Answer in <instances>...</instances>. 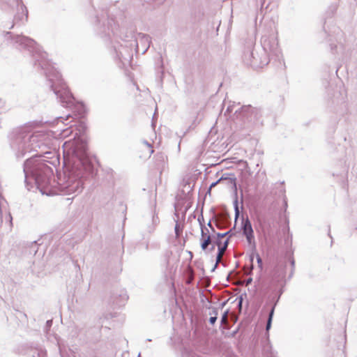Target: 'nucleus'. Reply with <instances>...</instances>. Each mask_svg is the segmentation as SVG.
Segmentation results:
<instances>
[{"label":"nucleus","instance_id":"f257e3e1","mask_svg":"<svg viewBox=\"0 0 357 357\" xmlns=\"http://www.w3.org/2000/svg\"><path fill=\"white\" fill-rule=\"evenodd\" d=\"M10 137V146L17 158H22L26 153L36 152L24 163V181L28 185L29 181L32 180L43 195L79 194L84 188L83 180L96 174L88 153L87 143L82 138L64 143L63 148L68 149L72 158L63 174L57 173L56 180L53 168L59 165V156L55 151H45L46 144L39 132L34 133L29 126H24L14 129Z\"/></svg>","mask_w":357,"mask_h":357},{"label":"nucleus","instance_id":"f03ea898","mask_svg":"<svg viewBox=\"0 0 357 357\" xmlns=\"http://www.w3.org/2000/svg\"><path fill=\"white\" fill-rule=\"evenodd\" d=\"M6 39L10 45L20 50H27L31 54L34 65L44 71L46 77L51 83L50 87L56 98L63 107L70 108L77 115L83 116L86 112L84 105L77 101L70 91L59 72L55 68L52 62L47 59V54L42 52L39 45L32 38L23 35H13L6 32Z\"/></svg>","mask_w":357,"mask_h":357},{"label":"nucleus","instance_id":"7ed1b4c3","mask_svg":"<svg viewBox=\"0 0 357 357\" xmlns=\"http://www.w3.org/2000/svg\"><path fill=\"white\" fill-rule=\"evenodd\" d=\"M234 115V123L241 128L250 129L262 124L261 109L250 105L242 106L235 111Z\"/></svg>","mask_w":357,"mask_h":357},{"label":"nucleus","instance_id":"20e7f679","mask_svg":"<svg viewBox=\"0 0 357 357\" xmlns=\"http://www.w3.org/2000/svg\"><path fill=\"white\" fill-rule=\"evenodd\" d=\"M0 8L7 12L10 8H16L17 13L14 16L13 22L9 29L15 26H22L28 20V10L22 0H0Z\"/></svg>","mask_w":357,"mask_h":357},{"label":"nucleus","instance_id":"39448f33","mask_svg":"<svg viewBox=\"0 0 357 357\" xmlns=\"http://www.w3.org/2000/svg\"><path fill=\"white\" fill-rule=\"evenodd\" d=\"M261 54L268 55L269 60L271 57L275 56L278 58L280 55V50L278 46V42L273 34L264 35L261 38Z\"/></svg>","mask_w":357,"mask_h":357},{"label":"nucleus","instance_id":"423d86ee","mask_svg":"<svg viewBox=\"0 0 357 357\" xmlns=\"http://www.w3.org/2000/svg\"><path fill=\"white\" fill-rule=\"evenodd\" d=\"M243 62L253 68H262L269 63V57L268 55H262L259 58L255 56V49L245 50L243 55Z\"/></svg>","mask_w":357,"mask_h":357},{"label":"nucleus","instance_id":"0eeeda50","mask_svg":"<svg viewBox=\"0 0 357 357\" xmlns=\"http://www.w3.org/2000/svg\"><path fill=\"white\" fill-rule=\"evenodd\" d=\"M224 180H228L229 183L232 185L234 188V199L233 202L234 213H235V220H238L240 215V211L238 207V192H237V185H236V178L234 177H227L225 175L222 176L218 181L213 182L208 188V192H210L211 190L216 186V185Z\"/></svg>","mask_w":357,"mask_h":357},{"label":"nucleus","instance_id":"6e6552de","mask_svg":"<svg viewBox=\"0 0 357 357\" xmlns=\"http://www.w3.org/2000/svg\"><path fill=\"white\" fill-rule=\"evenodd\" d=\"M128 298V296L125 289L114 291L110 297L111 302L118 307L124 305Z\"/></svg>","mask_w":357,"mask_h":357},{"label":"nucleus","instance_id":"1a4fd4ad","mask_svg":"<svg viewBox=\"0 0 357 357\" xmlns=\"http://www.w3.org/2000/svg\"><path fill=\"white\" fill-rule=\"evenodd\" d=\"M105 16L107 17V24L105 26V24H103V27L102 29L100 31V34L102 36H109L111 31L114 35H116L118 26L116 24L114 20L109 18L107 13H105Z\"/></svg>","mask_w":357,"mask_h":357},{"label":"nucleus","instance_id":"9d476101","mask_svg":"<svg viewBox=\"0 0 357 357\" xmlns=\"http://www.w3.org/2000/svg\"><path fill=\"white\" fill-rule=\"evenodd\" d=\"M241 229L243 236L254 233L251 222L248 217L245 218L243 215L242 216Z\"/></svg>","mask_w":357,"mask_h":357},{"label":"nucleus","instance_id":"9b49d317","mask_svg":"<svg viewBox=\"0 0 357 357\" xmlns=\"http://www.w3.org/2000/svg\"><path fill=\"white\" fill-rule=\"evenodd\" d=\"M275 304L271 307V310L269 312L268 317V319H267V321H266V332H268V331L271 328L273 317L274 311H275Z\"/></svg>","mask_w":357,"mask_h":357},{"label":"nucleus","instance_id":"f8f14e48","mask_svg":"<svg viewBox=\"0 0 357 357\" xmlns=\"http://www.w3.org/2000/svg\"><path fill=\"white\" fill-rule=\"evenodd\" d=\"M245 237L246 238L248 243L251 247V250L255 251L257 249V245H256V242L255 241L254 233L248 234V235H245Z\"/></svg>","mask_w":357,"mask_h":357},{"label":"nucleus","instance_id":"ddd939ff","mask_svg":"<svg viewBox=\"0 0 357 357\" xmlns=\"http://www.w3.org/2000/svg\"><path fill=\"white\" fill-rule=\"evenodd\" d=\"M209 314L211 315V317L208 319V322L211 325H214L218 319V310L215 307H213L211 309V310L210 311Z\"/></svg>","mask_w":357,"mask_h":357},{"label":"nucleus","instance_id":"4468645a","mask_svg":"<svg viewBox=\"0 0 357 357\" xmlns=\"http://www.w3.org/2000/svg\"><path fill=\"white\" fill-rule=\"evenodd\" d=\"M234 221H235V225H234V227L232 229H229V231H227V232H225V233H217V234H216L217 235V238H222L228 236V238H229L233 235H234V231L235 230L236 223L237 220L236 221V220L234 219Z\"/></svg>","mask_w":357,"mask_h":357},{"label":"nucleus","instance_id":"2eb2a0df","mask_svg":"<svg viewBox=\"0 0 357 357\" xmlns=\"http://www.w3.org/2000/svg\"><path fill=\"white\" fill-rule=\"evenodd\" d=\"M139 37H140L141 42H144V43L147 44V47L144 50L143 54H144L147 50L149 49L151 43L150 37L148 35L144 34V33H139Z\"/></svg>","mask_w":357,"mask_h":357},{"label":"nucleus","instance_id":"dca6fc26","mask_svg":"<svg viewBox=\"0 0 357 357\" xmlns=\"http://www.w3.org/2000/svg\"><path fill=\"white\" fill-rule=\"evenodd\" d=\"M229 242V238H227L221 245H219L218 247V252L223 254L228 247Z\"/></svg>","mask_w":357,"mask_h":357},{"label":"nucleus","instance_id":"f3484780","mask_svg":"<svg viewBox=\"0 0 357 357\" xmlns=\"http://www.w3.org/2000/svg\"><path fill=\"white\" fill-rule=\"evenodd\" d=\"M256 254H258L256 250L255 251H253L252 250V252L250 255V263H251V266H250V270L248 271V275H252V271L254 269L253 261H254L255 256L256 257Z\"/></svg>","mask_w":357,"mask_h":357},{"label":"nucleus","instance_id":"a211bd4d","mask_svg":"<svg viewBox=\"0 0 357 357\" xmlns=\"http://www.w3.org/2000/svg\"><path fill=\"white\" fill-rule=\"evenodd\" d=\"M174 231H175L176 237H179L183 232V228L181 227V226L179 225V224L177 221L176 222V225L174 227Z\"/></svg>","mask_w":357,"mask_h":357},{"label":"nucleus","instance_id":"6ab92c4d","mask_svg":"<svg viewBox=\"0 0 357 357\" xmlns=\"http://www.w3.org/2000/svg\"><path fill=\"white\" fill-rule=\"evenodd\" d=\"M338 8V3H333L328 7V13H330L331 15H333Z\"/></svg>","mask_w":357,"mask_h":357},{"label":"nucleus","instance_id":"aec40b11","mask_svg":"<svg viewBox=\"0 0 357 357\" xmlns=\"http://www.w3.org/2000/svg\"><path fill=\"white\" fill-rule=\"evenodd\" d=\"M201 228V238L200 239H203V238H205L206 237V236H211L210 234H208V229L204 227H200Z\"/></svg>","mask_w":357,"mask_h":357},{"label":"nucleus","instance_id":"412c9836","mask_svg":"<svg viewBox=\"0 0 357 357\" xmlns=\"http://www.w3.org/2000/svg\"><path fill=\"white\" fill-rule=\"evenodd\" d=\"M256 259L258 267L260 270L263 269V261L262 259L261 258L260 255L259 254H256Z\"/></svg>","mask_w":357,"mask_h":357},{"label":"nucleus","instance_id":"4be33fe9","mask_svg":"<svg viewBox=\"0 0 357 357\" xmlns=\"http://www.w3.org/2000/svg\"><path fill=\"white\" fill-rule=\"evenodd\" d=\"M200 241H202L204 243L209 245L212 243L211 236H206L205 238L200 239Z\"/></svg>","mask_w":357,"mask_h":357},{"label":"nucleus","instance_id":"5701e85b","mask_svg":"<svg viewBox=\"0 0 357 357\" xmlns=\"http://www.w3.org/2000/svg\"><path fill=\"white\" fill-rule=\"evenodd\" d=\"M234 104L229 105L225 112V115L227 116V115H229L231 113H232V112L234 110Z\"/></svg>","mask_w":357,"mask_h":357},{"label":"nucleus","instance_id":"b1692460","mask_svg":"<svg viewBox=\"0 0 357 357\" xmlns=\"http://www.w3.org/2000/svg\"><path fill=\"white\" fill-rule=\"evenodd\" d=\"M197 221L199 222L200 227H205V225H204V217H203L202 214L199 215V217L197 218Z\"/></svg>","mask_w":357,"mask_h":357},{"label":"nucleus","instance_id":"393cba45","mask_svg":"<svg viewBox=\"0 0 357 357\" xmlns=\"http://www.w3.org/2000/svg\"><path fill=\"white\" fill-rule=\"evenodd\" d=\"M290 264H291V273L289 275V278H291L293 275L294 271L295 261H294V259L293 258L290 259Z\"/></svg>","mask_w":357,"mask_h":357},{"label":"nucleus","instance_id":"a878e982","mask_svg":"<svg viewBox=\"0 0 357 357\" xmlns=\"http://www.w3.org/2000/svg\"><path fill=\"white\" fill-rule=\"evenodd\" d=\"M238 307L241 310L242 309V305H243V296H240V297L238 298Z\"/></svg>","mask_w":357,"mask_h":357},{"label":"nucleus","instance_id":"bb28decb","mask_svg":"<svg viewBox=\"0 0 357 357\" xmlns=\"http://www.w3.org/2000/svg\"><path fill=\"white\" fill-rule=\"evenodd\" d=\"M222 253H220V252H217V255H216V258H215V262L216 264H219L221 261V258H222Z\"/></svg>","mask_w":357,"mask_h":357},{"label":"nucleus","instance_id":"cd10ccee","mask_svg":"<svg viewBox=\"0 0 357 357\" xmlns=\"http://www.w3.org/2000/svg\"><path fill=\"white\" fill-rule=\"evenodd\" d=\"M45 352L40 350L37 351V357H45Z\"/></svg>","mask_w":357,"mask_h":357},{"label":"nucleus","instance_id":"c85d7f7f","mask_svg":"<svg viewBox=\"0 0 357 357\" xmlns=\"http://www.w3.org/2000/svg\"><path fill=\"white\" fill-rule=\"evenodd\" d=\"M200 242H201V248H202V250L206 251L208 245L204 243L202 241H200Z\"/></svg>","mask_w":357,"mask_h":357},{"label":"nucleus","instance_id":"c756f323","mask_svg":"<svg viewBox=\"0 0 357 357\" xmlns=\"http://www.w3.org/2000/svg\"><path fill=\"white\" fill-rule=\"evenodd\" d=\"M227 312H228V311H226V312H224V314H222V318H221V324H222L223 322H225V319H226V317H227Z\"/></svg>","mask_w":357,"mask_h":357},{"label":"nucleus","instance_id":"7c9ffc66","mask_svg":"<svg viewBox=\"0 0 357 357\" xmlns=\"http://www.w3.org/2000/svg\"><path fill=\"white\" fill-rule=\"evenodd\" d=\"M255 56L257 58H259L261 56V48H259V51L257 50L256 49H255Z\"/></svg>","mask_w":357,"mask_h":357},{"label":"nucleus","instance_id":"2f4dec72","mask_svg":"<svg viewBox=\"0 0 357 357\" xmlns=\"http://www.w3.org/2000/svg\"><path fill=\"white\" fill-rule=\"evenodd\" d=\"M207 226H208V227H210V228H211V231H212L213 232H215V229H214V227L212 226V224H211V220H210L208 221V222L207 223Z\"/></svg>","mask_w":357,"mask_h":357},{"label":"nucleus","instance_id":"473e14b6","mask_svg":"<svg viewBox=\"0 0 357 357\" xmlns=\"http://www.w3.org/2000/svg\"><path fill=\"white\" fill-rule=\"evenodd\" d=\"M252 282V278L251 277L248 278L246 280H245V285L248 286L249 284H250Z\"/></svg>","mask_w":357,"mask_h":357},{"label":"nucleus","instance_id":"72a5a7b5","mask_svg":"<svg viewBox=\"0 0 357 357\" xmlns=\"http://www.w3.org/2000/svg\"><path fill=\"white\" fill-rule=\"evenodd\" d=\"M105 15H102V16L101 17V18H100V17L97 16V17H96L97 23H98V24H100V21L105 19Z\"/></svg>","mask_w":357,"mask_h":357},{"label":"nucleus","instance_id":"f704fd0d","mask_svg":"<svg viewBox=\"0 0 357 357\" xmlns=\"http://www.w3.org/2000/svg\"><path fill=\"white\" fill-rule=\"evenodd\" d=\"M213 219H214V220H215V225H216V227H217L218 228H219V229H220V223L218 221H217V220H216V219H215V216H213Z\"/></svg>","mask_w":357,"mask_h":357},{"label":"nucleus","instance_id":"c9c22d12","mask_svg":"<svg viewBox=\"0 0 357 357\" xmlns=\"http://www.w3.org/2000/svg\"><path fill=\"white\" fill-rule=\"evenodd\" d=\"M82 129L79 130V132H84L86 129V126L83 123L80 125Z\"/></svg>","mask_w":357,"mask_h":357},{"label":"nucleus","instance_id":"e433bc0d","mask_svg":"<svg viewBox=\"0 0 357 357\" xmlns=\"http://www.w3.org/2000/svg\"><path fill=\"white\" fill-rule=\"evenodd\" d=\"M221 239L222 238H217V240L215 241V243L218 246L219 245H221L222 244V242H221Z\"/></svg>","mask_w":357,"mask_h":357},{"label":"nucleus","instance_id":"4c0bfd02","mask_svg":"<svg viewBox=\"0 0 357 357\" xmlns=\"http://www.w3.org/2000/svg\"><path fill=\"white\" fill-rule=\"evenodd\" d=\"M330 46H331V51L333 53V51H334L335 48H336V45L333 44V43H331V44H330Z\"/></svg>","mask_w":357,"mask_h":357},{"label":"nucleus","instance_id":"58836bf2","mask_svg":"<svg viewBox=\"0 0 357 357\" xmlns=\"http://www.w3.org/2000/svg\"><path fill=\"white\" fill-rule=\"evenodd\" d=\"M328 236L332 239V241H331V243H333V238H332V236H331V235L330 226L328 227Z\"/></svg>","mask_w":357,"mask_h":357},{"label":"nucleus","instance_id":"ea45409f","mask_svg":"<svg viewBox=\"0 0 357 357\" xmlns=\"http://www.w3.org/2000/svg\"><path fill=\"white\" fill-rule=\"evenodd\" d=\"M215 250V245H212V246L208 249V252H213Z\"/></svg>","mask_w":357,"mask_h":357},{"label":"nucleus","instance_id":"a19ab883","mask_svg":"<svg viewBox=\"0 0 357 357\" xmlns=\"http://www.w3.org/2000/svg\"><path fill=\"white\" fill-rule=\"evenodd\" d=\"M52 323V320H48V321H47L46 324L47 326H51Z\"/></svg>","mask_w":357,"mask_h":357},{"label":"nucleus","instance_id":"79ce46f5","mask_svg":"<svg viewBox=\"0 0 357 357\" xmlns=\"http://www.w3.org/2000/svg\"><path fill=\"white\" fill-rule=\"evenodd\" d=\"M227 301L222 302V303H221V305H221V307H222H222H224V306L227 304Z\"/></svg>","mask_w":357,"mask_h":357},{"label":"nucleus","instance_id":"37998d69","mask_svg":"<svg viewBox=\"0 0 357 357\" xmlns=\"http://www.w3.org/2000/svg\"><path fill=\"white\" fill-rule=\"evenodd\" d=\"M218 265V264H216V263H215V265H214V266H213V268H212L211 271H215V269L217 268Z\"/></svg>","mask_w":357,"mask_h":357},{"label":"nucleus","instance_id":"c03bdc74","mask_svg":"<svg viewBox=\"0 0 357 357\" xmlns=\"http://www.w3.org/2000/svg\"><path fill=\"white\" fill-rule=\"evenodd\" d=\"M284 206L285 208L287 206V202L285 199L284 200Z\"/></svg>","mask_w":357,"mask_h":357},{"label":"nucleus","instance_id":"a18cd8bd","mask_svg":"<svg viewBox=\"0 0 357 357\" xmlns=\"http://www.w3.org/2000/svg\"><path fill=\"white\" fill-rule=\"evenodd\" d=\"M241 203H243V194L242 191H241Z\"/></svg>","mask_w":357,"mask_h":357},{"label":"nucleus","instance_id":"49530a36","mask_svg":"<svg viewBox=\"0 0 357 357\" xmlns=\"http://www.w3.org/2000/svg\"><path fill=\"white\" fill-rule=\"evenodd\" d=\"M237 333V331H235L232 333V336H234Z\"/></svg>","mask_w":357,"mask_h":357},{"label":"nucleus","instance_id":"de8ad7c7","mask_svg":"<svg viewBox=\"0 0 357 357\" xmlns=\"http://www.w3.org/2000/svg\"><path fill=\"white\" fill-rule=\"evenodd\" d=\"M31 243H32V245H36L37 244V242H36V241H33Z\"/></svg>","mask_w":357,"mask_h":357},{"label":"nucleus","instance_id":"09e8293b","mask_svg":"<svg viewBox=\"0 0 357 357\" xmlns=\"http://www.w3.org/2000/svg\"><path fill=\"white\" fill-rule=\"evenodd\" d=\"M70 116V114H68V116H66V119H68Z\"/></svg>","mask_w":357,"mask_h":357},{"label":"nucleus","instance_id":"8fccbe9b","mask_svg":"<svg viewBox=\"0 0 357 357\" xmlns=\"http://www.w3.org/2000/svg\"><path fill=\"white\" fill-rule=\"evenodd\" d=\"M189 255L192 256V252H189Z\"/></svg>","mask_w":357,"mask_h":357},{"label":"nucleus","instance_id":"3c124183","mask_svg":"<svg viewBox=\"0 0 357 357\" xmlns=\"http://www.w3.org/2000/svg\"><path fill=\"white\" fill-rule=\"evenodd\" d=\"M282 292H280V294L278 295V297L280 298L281 296Z\"/></svg>","mask_w":357,"mask_h":357},{"label":"nucleus","instance_id":"603ef678","mask_svg":"<svg viewBox=\"0 0 357 357\" xmlns=\"http://www.w3.org/2000/svg\"><path fill=\"white\" fill-rule=\"evenodd\" d=\"M282 292H280V294L278 295V297L280 298L281 296Z\"/></svg>","mask_w":357,"mask_h":357},{"label":"nucleus","instance_id":"864d4df0","mask_svg":"<svg viewBox=\"0 0 357 357\" xmlns=\"http://www.w3.org/2000/svg\"><path fill=\"white\" fill-rule=\"evenodd\" d=\"M282 292H280V294L278 295V297L280 298L281 296Z\"/></svg>","mask_w":357,"mask_h":357},{"label":"nucleus","instance_id":"5fc2aeb1","mask_svg":"<svg viewBox=\"0 0 357 357\" xmlns=\"http://www.w3.org/2000/svg\"><path fill=\"white\" fill-rule=\"evenodd\" d=\"M59 119H63L62 116L59 117Z\"/></svg>","mask_w":357,"mask_h":357},{"label":"nucleus","instance_id":"6e6d98bb","mask_svg":"<svg viewBox=\"0 0 357 357\" xmlns=\"http://www.w3.org/2000/svg\"><path fill=\"white\" fill-rule=\"evenodd\" d=\"M140 356V354H139V355L137 356V357H139Z\"/></svg>","mask_w":357,"mask_h":357}]
</instances>
